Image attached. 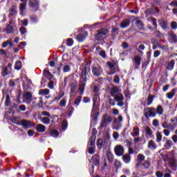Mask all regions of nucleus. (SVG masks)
<instances>
[{"label": "nucleus", "instance_id": "1", "mask_svg": "<svg viewBox=\"0 0 177 177\" xmlns=\"http://www.w3.org/2000/svg\"><path fill=\"white\" fill-rule=\"evenodd\" d=\"M170 122L168 124V122L165 121L162 123V128H164L163 133L165 136H169L171 132H174L175 131V128H176L177 125V118H173L170 119Z\"/></svg>", "mask_w": 177, "mask_h": 177}, {"label": "nucleus", "instance_id": "2", "mask_svg": "<svg viewBox=\"0 0 177 177\" xmlns=\"http://www.w3.org/2000/svg\"><path fill=\"white\" fill-rule=\"evenodd\" d=\"M111 96L114 97V100L118 102V106L122 107L124 106V95L121 93V88L118 86H115L111 88Z\"/></svg>", "mask_w": 177, "mask_h": 177}, {"label": "nucleus", "instance_id": "3", "mask_svg": "<svg viewBox=\"0 0 177 177\" xmlns=\"http://www.w3.org/2000/svg\"><path fill=\"white\" fill-rule=\"evenodd\" d=\"M88 73H89V68H88V67H85L82 71V77L80 78L79 86L80 95H84L85 85H86V76L88 75Z\"/></svg>", "mask_w": 177, "mask_h": 177}, {"label": "nucleus", "instance_id": "4", "mask_svg": "<svg viewBox=\"0 0 177 177\" xmlns=\"http://www.w3.org/2000/svg\"><path fill=\"white\" fill-rule=\"evenodd\" d=\"M113 122V118L107 114L104 115L102 120L101 121V124L98 127L99 129H103L107 125H110Z\"/></svg>", "mask_w": 177, "mask_h": 177}, {"label": "nucleus", "instance_id": "5", "mask_svg": "<svg viewBox=\"0 0 177 177\" xmlns=\"http://www.w3.org/2000/svg\"><path fill=\"white\" fill-rule=\"evenodd\" d=\"M95 142H96V136L92 135L88 143L89 154H93L95 153Z\"/></svg>", "mask_w": 177, "mask_h": 177}, {"label": "nucleus", "instance_id": "6", "mask_svg": "<svg viewBox=\"0 0 177 177\" xmlns=\"http://www.w3.org/2000/svg\"><path fill=\"white\" fill-rule=\"evenodd\" d=\"M12 73V64H8L7 66H3L1 68V75L3 77H6V75H9V74Z\"/></svg>", "mask_w": 177, "mask_h": 177}, {"label": "nucleus", "instance_id": "7", "mask_svg": "<svg viewBox=\"0 0 177 177\" xmlns=\"http://www.w3.org/2000/svg\"><path fill=\"white\" fill-rule=\"evenodd\" d=\"M24 102L30 104L32 100V94L28 91L24 93Z\"/></svg>", "mask_w": 177, "mask_h": 177}, {"label": "nucleus", "instance_id": "8", "mask_svg": "<svg viewBox=\"0 0 177 177\" xmlns=\"http://www.w3.org/2000/svg\"><path fill=\"white\" fill-rule=\"evenodd\" d=\"M156 115H157V113L154 107L149 108L148 111L145 113V116L146 118H149V117L154 118Z\"/></svg>", "mask_w": 177, "mask_h": 177}, {"label": "nucleus", "instance_id": "9", "mask_svg": "<svg viewBox=\"0 0 177 177\" xmlns=\"http://www.w3.org/2000/svg\"><path fill=\"white\" fill-rule=\"evenodd\" d=\"M107 34H109V30L106 28H102L97 31L96 37L97 39L100 41V39H102L104 35H107Z\"/></svg>", "mask_w": 177, "mask_h": 177}, {"label": "nucleus", "instance_id": "10", "mask_svg": "<svg viewBox=\"0 0 177 177\" xmlns=\"http://www.w3.org/2000/svg\"><path fill=\"white\" fill-rule=\"evenodd\" d=\"M92 73L93 75L99 77V75H102V73H103V69H102V67H100V66H93Z\"/></svg>", "mask_w": 177, "mask_h": 177}, {"label": "nucleus", "instance_id": "11", "mask_svg": "<svg viewBox=\"0 0 177 177\" xmlns=\"http://www.w3.org/2000/svg\"><path fill=\"white\" fill-rule=\"evenodd\" d=\"M115 153L118 157L122 156V154H124V147L120 145H116L115 147Z\"/></svg>", "mask_w": 177, "mask_h": 177}, {"label": "nucleus", "instance_id": "12", "mask_svg": "<svg viewBox=\"0 0 177 177\" xmlns=\"http://www.w3.org/2000/svg\"><path fill=\"white\" fill-rule=\"evenodd\" d=\"M133 21H135L136 27L138 30H145V24L138 18H135Z\"/></svg>", "mask_w": 177, "mask_h": 177}, {"label": "nucleus", "instance_id": "13", "mask_svg": "<svg viewBox=\"0 0 177 177\" xmlns=\"http://www.w3.org/2000/svg\"><path fill=\"white\" fill-rule=\"evenodd\" d=\"M22 127L24 129H28V128H31L32 124H31V121L27 120H22Z\"/></svg>", "mask_w": 177, "mask_h": 177}, {"label": "nucleus", "instance_id": "14", "mask_svg": "<svg viewBox=\"0 0 177 177\" xmlns=\"http://www.w3.org/2000/svg\"><path fill=\"white\" fill-rule=\"evenodd\" d=\"M168 39L171 44H177V36L174 32H171L169 35Z\"/></svg>", "mask_w": 177, "mask_h": 177}, {"label": "nucleus", "instance_id": "15", "mask_svg": "<svg viewBox=\"0 0 177 177\" xmlns=\"http://www.w3.org/2000/svg\"><path fill=\"white\" fill-rule=\"evenodd\" d=\"M86 37H88V32H84V33L77 35L76 39L79 42H83L85 38H86Z\"/></svg>", "mask_w": 177, "mask_h": 177}, {"label": "nucleus", "instance_id": "16", "mask_svg": "<svg viewBox=\"0 0 177 177\" xmlns=\"http://www.w3.org/2000/svg\"><path fill=\"white\" fill-rule=\"evenodd\" d=\"M145 131L147 139H151V138L153 136V130H151L150 127H145Z\"/></svg>", "mask_w": 177, "mask_h": 177}, {"label": "nucleus", "instance_id": "17", "mask_svg": "<svg viewBox=\"0 0 177 177\" xmlns=\"http://www.w3.org/2000/svg\"><path fill=\"white\" fill-rule=\"evenodd\" d=\"M131 24V19H125L120 23V27L122 28H127V27H129Z\"/></svg>", "mask_w": 177, "mask_h": 177}, {"label": "nucleus", "instance_id": "18", "mask_svg": "<svg viewBox=\"0 0 177 177\" xmlns=\"http://www.w3.org/2000/svg\"><path fill=\"white\" fill-rule=\"evenodd\" d=\"M148 149H149V150H156L157 149V144H156L154 140H150L148 142Z\"/></svg>", "mask_w": 177, "mask_h": 177}, {"label": "nucleus", "instance_id": "19", "mask_svg": "<svg viewBox=\"0 0 177 177\" xmlns=\"http://www.w3.org/2000/svg\"><path fill=\"white\" fill-rule=\"evenodd\" d=\"M39 5V0H30L29 1V6L30 8H35L36 9H38Z\"/></svg>", "mask_w": 177, "mask_h": 177}, {"label": "nucleus", "instance_id": "20", "mask_svg": "<svg viewBox=\"0 0 177 177\" xmlns=\"http://www.w3.org/2000/svg\"><path fill=\"white\" fill-rule=\"evenodd\" d=\"M36 131L40 133H44L46 131V127L44 124H39L36 127Z\"/></svg>", "mask_w": 177, "mask_h": 177}, {"label": "nucleus", "instance_id": "21", "mask_svg": "<svg viewBox=\"0 0 177 177\" xmlns=\"http://www.w3.org/2000/svg\"><path fill=\"white\" fill-rule=\"evenodd\" d=\"M27 8V3H21L19 6V13L21 16H24V10Z\"/></svg>", "mask_w": 177, "mask_h": 177}, {"label": "nucleus", "instance_id": "22", "mask_svg": "<svg viewBox=\"0 0 177 177\" xmlns=\"http://www.w3.org/2000/svg\"><path fill=\"white\" fill-rule=\"evenodd\" d=\"M159 25L162 28V30H167L168 28V22L164 19L159 20Z\"/></svg>", "mask_w": 177, "mask_h": 177}, {"label": "nucleus", "instance_id": "23", "mask_svg": "<svg viewBox=\"0 0 177 177\" xmlns=\"http://www.w3.org/2000/svg\"><path fill=\"white\" fill-rule=\"evenodd\" d=\"M13 31H15V28L10 25H7L6 28L3 29V32H7V34H12Z\"/></svg>", "mask_w": 177, "mask_h": 177}, {"label": "nucleus", "instance_id": "24", "mask_svg": "<svg viewBox=\"0 0 177 177\" xmlns=\"http://www.w3.org/2000/svg\"><path fill=\"white\" fill-rule=\"evenodd\" d=\"M43 74L44 75V77L46 78H47V80H52V78H53V75L50 73V72L46 69H44Z\"/></svg>", "mask_w": 177, "mask_h": 177}, {"label": "nucleus", "instance_id": "25", "mask_svg": "<svg viewBox=\"0 0 177 177\" xmlns=\"http://www.w3.org/2000/svg\"><path fill=\"white\" fill-rule=\"evenodd\" d=\"M171 146H172V140L167 139L164 145L165 150H169Z\"/></svg>", "mask_w": 177, "mask_h": 177}, {"label": "nucleus", "instance_id": "26", "mask_svg": "<svg viewBox=\"0 0 177 177\" xmlns=\"http://www.w3.org/2000/svg\"><path fill=\"white\" fill-rule=\"evenodd\" d=\"M90 162H92V164H94V165H98V164H99V156L94 155L92 157Z\"/></svg>", "mask_w": 177, "mask_h": 177}, {"label": "nucleus", "instance_id": "27", "mask_svg": "<svg viewBox=\"0 0 177 177\" xmlns=\"http://www.w3.org/2000/svg\"><path fill=\"white\" fill-rule=\"evenodd\" d=\"M122 160L125 164H129L131 162V155L125 154L122 157Z\"/></svg>", "mask_w": 177, "mask_h": 177}, {"label": "nucleus", "instance_id": "28", "mask_svg": "<svg viewBox=\"0 0 177 177\" xmlns=\"http://www.w3.org/2000/svg\"><path fill=\"white\" fill-rule=\"evenodd\" d=\"M156 113V114H158V115H162V114H164V109L162 108V106L158 105Z\"/></svg>", "mask_w": 177, "mask_h": 177}, {"label": "nucleus", "instance_id": "29", "mask_svg": "<svg viewBox=\"0 0 177 177\" xmlns=\"http://www.w3.org/2000/svg\"><path fill=\"white\" fill-rule=\"evenodd\" d=\"M176 92V89L174 88L171 91V92H169L166 94V96L167 99H172L175 96V93Z\"/></svg>", "mask_w": 177, "mask_h": 177}, {"label": "nucleus", "instance_id": "30", "mask_svg": "<svg viewBox=\"0 0 177 177\" xmlns=\"http://www.w3.org/2000/svg\"><path fill=\"white\" fill-rule=\"evenodd\" d=\"M50 91L48 88L41 89L39 91V95H41L42 96H45L46 95H49Z\"/></svg>", "mask_w": 177, "mask_h": 177}, {"label": "nucleus", "instance_id": "31", "mask_svg": "<svg viewBox=\"0 0 177 177\" xmlns=\"http://www.w3.org/2000/svg\"><path fill=\"white\" fill-rule=\"evenodd\" d=\"M140 63H142V57L138 55L134 57V64L136 66H140Z\"/></svg>", "mask_w": 177, "mask_h": 177}, {"label": "nucleus", "instance_id": "32", "mask_svg": "<svg viewBox=\"0 0 177 177\" xmlns=\"http://www.w3.org/2000/svg\"><path fill=\"white\" fill-rule=\"evenodd\" d=\"M175 66V61L174 60H171V62H169L167 64V70H174V67Z\"/></svg>", "mask_w": 177, "mask_h": 177}, {"label": "nucleus", "instance_id": "33", "mask_svg": "<svg viewBox=\"0 0 177 177\" xmlns=\"http://www.w3.org/2000/svg\"><path fill=\"white\" fill-rule=\"evenodd\" d=\"M154 100V95H148L147 98V106H150L153 103V101Z\"/></svg>", "mask_w": 177, "mask_h": 177}, {"label": "nucleus", "instance_id": "34", "mask_svg": "<svg viewBox=\"0 0 177 177\" xmlns=\"http://www.w3.org/2000/svg\"><path fill=\"white\" fill-rule=\"evenodd\" d=\"M156 136L157 143H160L161 140H162V135H161V133H160V131H157Z\"/></svg>", "mask_w": 177, "mask_h": 177}, {"label": "nucleus", "instance_id": "35", "mask_svg": "<svg viewBox=\"0 0 177 177\" xmlns=\"http://www.w3.org/2000/svg\"><path fill=\"white\" fill-rule=\"evenodd\" d=\"M145 49H146V46H145V44H140L138 46V50L141 56H143V51L142 50H145Z\"/></svg>", "mask_w": 177, "mask_h": 177}, {"label": "nucleus", "instance_id": "36", "mask_svg": "<svg viewBox=\"0 0 177 177\" xmlns=\"http://www.w3.org/2000/svg\"><path fill=\"white\" fill-rule=\"evenodd\" d=\"M50 135L53 137V138H57V136H59V133L57 130L53 129L50 131Z\"/></svg>", "mask_w": 177, "mask_h": 177}, {"label": "nucleus", "instance_id": "37", "mask_svg": "<svg viewBox=\"0 0 177 177\" xmlns=\"http://www.w3.org/2000/svg\"><path fill=\"white\" fill-rule=\"evenodd\" d=\"M66 109H68V115L71 117V115H73V113H74V107L68 106Z\"/></svg>", "mask_w": 177, "mask_h": 177}, {"label": "nucleus", "instance_id": "38", "mask_svg": "<svg viewBox=\"0 0 177 177\" xmlns=\"http://www.w3.org/2000/svg\"><path fill=\"white\" fill-rule=\"evenodd\" d=\"M41 122L46 125H49V124H50V119H49V118L44 117L41 118Z\"/></svg>", "mask_w": 177, "mask_h": 177}, {"label": "nucleus", "instance_id": "39", "mask_svg": "<svg viewBox=\"0 0 177 177\" xmlns=\"http://www.w3.org/2000/svg\"><path fill=\"white\" fill-rule=\"evenodd\" d=\"M11 102H10V96L9 95H7L6 97V102H5V106L6 107H9L10 106Z\"/></svg>", "mask_w": 177, "mask_h": 177}, {"label": "nucleus", "instance_id": "40", "mask_svg": "<svg viewBox=\"0 0 177 177\" xmlns=\"http://www.w3.org/2000/svg\"><path fill=\"white\" fill-rule=\"evenodd\" d=\"M139 128H134L133 129V133H132V136H133V138H136V136H139Z\"/></svg>", "mask_w": 177, "mask_h": 177}, {"label": "nucleus", "instance_id": "41", "mask_svg": "<svg viewBox=\"0 0 177 177\" xmlns=\"http://www.w3.org/2000/svg\"><path fill=\"white\" fill-rule=\"evenodd\" d=\"M66 104H67V100H66V98H63L59 102V106H60V107H66Z\"/></svg>", "mask_w": 177, "mask_h": 177}, {"label": "nucleus", "instance_id": "42", "mask_svg": "<svg viewBox=\"0 0 177 177\" xmlns=\"http://www.w3.org/2000/svg\"><path fill=\"white\" fill-rule=\"evenodd\" d=\"M21 62L20 61H17L15 65V70H20L21 68Z\"/></svg>", "mask_w": 177, "mask_h": 177}, {"label": "nucleus", "instance_id": "43", "mask_svg": "<svg viewBox=\"0 0 177 177\" xmlns=\"http://www.w3.org/2000/svg\"><path fill=\"white\" fill-rule=\"evenodd\" d=\"M169 165L170 167H176V160H175V158H171L169 160Z\"/></svg>", "mask_w": 177, "mask_h": 177}, {"label": "nucleus", "instance_id": "44", "mask_svg": "<svg viewBox=\"0 0 177 177\" xmlns=\"http://www.w3.org/2000/svg\"><path fill=\"white\" fill-rule=\"evenodd\" d=\"M137 158H138L139 162H142V161H145V157L143 154L139 153L137 156Z\"/></svg>", "mask_w": 177, "mask_h": 177}, {"label": "nucleus", "instance_id": "45", "mask_svg": "<svg viewBox=\"0 0 177 177\" xmlns=\"http://www.w3.org/2000/svg\"><path fill=\"white\" fill-rule=\"evenodd\" d=\"M17 7L13 6L12 7V8L10 10V15H12V16L15 15L16 13H17V10H16Z\"/></svg>", "mask_w": 177, "mask_h": 177}, {"label": "nucleus", "instance_id": "46", "mask_svg": "<svg viewBox=\"0 0 177 177\" xmlns=\"http://www.w3.org/2000/svg\"><path fill=\"white\" fill-rule=\"evenodd\" d=\"M82 99V97L78 96L77 98L75 100V104L77 106H80V103H81V100Z\"/></svg>", "mask_w": 177, "mask_h": 177}, {"label": "nucleus", "instance_id": "47", "mask_svg": "<svg viewBox=\"0 0 177 177\" xmlns=\"http://www.w3.org/2000/svg\"><path fill=\"white\" fill-rule=\"evenodd\" d=\"M76 89H77V84L72 83L71 84V93H74Z\"/></svg>", "mask_w": 177, "mask_h": 177}, {"label": "nucleus", "instance_id": "48", "mask_svg": "<svg viewBox=\"0 0 177 177\" xmlns=\"http://www.w3.org/2000/svg\"><path fill=\"white\" fill-rule=\"evenodd\" d=\"M68 126V123H67V121L64 120L62 122V131L64 132L66 129H67V127Z\"/></svg>", "mask_w": 177, "mask_h": 177}, {"label": "nucleus", "instance_id": "49", "mask_svg": "<svg viewBox=\"0 0 177 177\" xmlns=\"http://www.w3.org/2000/svg\"><path fill=\"white\" fill-rule=\"evenodd\" d=\"M142 167H143V168H145V169H147V168H149V167H150V161L146 160V161L142 164Z\"/></svg>", "mask_w": 177, "mask_h": 177}, {"label": "nucleus", "instance_id": "50", "mask_svg": "<svg viewBox=\"0 0 177 177\" xmlns=\"http://www.w3.org/2000/svg\"><path fill=\"white\" fill-rule=\"evenodd\" d=\"M98 55H100L102 59H106V51L100 50L98 53Z\"/></svg>", "mask_w": 177, "mask_h": 177}, {"label": "nucleus", "instance_id": "51", "mask_svg": "<svg viewBox=\"0 0 177 177\" xmlns=\"http://www.w3.org/2000/svg\"><path fill=\"white\" fill-rule=\"evenodd\" d=\"M71 70V68L68 65H65L63 68L64 73H68Z\"/></svg>", "mask_w": 177, "mask_h": 177}, {"label": "nucleus", "instance_id": "52", "mask_svg": "<svg viewBox=\"0 0 177 177\" xmlns=\"http://www.w3.org/2000/svg\"><path fill=\"white\" fill-rule=\"evenodd\" d=\"M64 96V93L62 94H58L57 96H55V97L53 100V102H56V100H60L62 99V97Z\"/></svg>", "mask_w": 177, "mask_h": 177}, {"label": "nucleus", "instance_id": "53", "mask_svg": "<svg viewBox=\"0 0 177 177\" xmlns=\"http://www.w3.org/2000/svg\"><path fill=\"white\" fill-rule=\"evenodd\" d=\"M102 145H103V140L98 139L97 141V146L98 149H102Z\"/></svg>", "mask_w": 177, "mask_h": 177}, {"label": "nucleus", "instance_id": "54", "mask_svg": "<svg viewBox=\"0 0 177 177\" xmlns=\"http://www.w3.org/2000/svg\"><path fill=\"white\" fill-rule=\"evenodd\" d=\"M107 158H108V161H110V162H113V160H114V158L113 156V153H109L107 154Z\"/></svg>", "mask_w": 177, "mask_h": 177}, {"label": "nucleus", "instance_id": "55", "mask_svg": "<svg viewBox=\"0 0 177 177\" xmlns=\"http://www.w3.org/2000/svg\"><path fill=\"white\" fill-rule=\"evenodd\" d=\"M74 44V41L73 40V39H68L66 44L68 46H73Z\"/></svg>", "mask_w": 177, "mask_h": 177}, {"label": "nucleus", "instance_id": "56", "mask_svg": "<svg viewBox=\"0 0 177 177\" xmlns=\"http://www.w3.org/2000/svg\"><path fill=\"white\" fill-rule=\"evenodd\" d=\"M48 87L50 89H53V88H55V83L53 82V81H50L48 84Z\"/></svg>", "mask_w": 177, "mask_h": 177}, {"label": "nucleus", "instance_id": "57", "mask_svg": "<svg viewBox=\"0 0 177 177\" xmlns=\"http://www.w3.org/2000/svg\"><path fill=\"white\" fill-rule=\"evenodd\" d=\"M151 21L152 22L153 26L157 28V19L154 17L151 18Z\"/></svg>", "mask_w": 177, "mask_h": 177}, {"label": "nucleus", "instance_id": "58", "mask_svg": "<svg viewBox=\"0 0 177 177\" xmlns=\"http://www.w3.org/2000/svg\"><path fill=\"white\" fill-rule=\"evenodd\" d=\"M170 26L173 30H176V28H177L176 21H172Z\"/></svg>", "mask_w": 177, "mask_h": 177}, {"label": "nucleus", "instance_id": "59", "mask_svg": "<svg viewBox=\"0 0 177 177\" xmlns=\"http://www.w3.org/2000/svg\"><path fill=\"white\" fill-rule=\"evenodd\" d=\"M160 55H161V52L158 50L154 51L153 53V57H158V56H160Z\"/></svg>", "mask_w": 177, "mask_h": 177}, {"label": "nucleus", "instance_id": "60", "mask_svg": "<svg viewBox=\"0 0 177 177\" xmlns=\"http://www.w3.org/2000/svg\"><path fill=\"white\" fill-rule=\"evenodd\" d=\"M30 20L32 23H37L38 21V19L35 16L30 17Z\"/></svg>", "mask_w": 177, "mask_h": 177}, {"label": "nucleus", "instance_id": "61", "mask_svg": "<svg viewBox=\"0 0 177 177\" xmlns=\"http://www.w3.org/2000/svg\"><path fill=\"white\" fill-rule=\"evenodd\" d=\"M170 6H173L174 8H177V0H174L170 3Z\"/></svg>", "mask_w": 177, "mask_h": 177}, {"label": "nucleus", "instance_id": "62", "mask_svg": "<svg viewBox=\"0 0 177 177\" xmlns=\"http://www.w3.org/2000/svg\"><path fill=\"white\" fill-rule=\"evenodd\" d=\"M153 10H154V9L149 8L145 10V13H146V15H151V13H153Z\"/></svg>", "mask_w": 177, "mask_h": 177}, {"label": "nucleus", "instance_id": "63", "mask_svg": "<svg viewBox=\"0 0 177 177\" xmlns=\"http://www.w3.org/2000/svg\"><path fill=\"white\" fill-rule=\"evenodd\" d=\"M153 127H158V120L154 119L152 122Z\"/></svg>", "mask_w": 177, "mask_h": 177}, {"label": "nucleus", "instance_id": "64", "mask_svg": "<svg viewBox=\"0 0 177 177\" xmlns=\"http://www.w3.org/2000/svg\"><path fill=\"white\" fill-rule=\"evenodd\" d=\"M171 140H173L174 143H177V135H173L171 137Z\"/></svg>", "mask_w": 177, "mask_h": 177}]
</instances>
